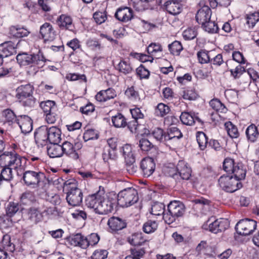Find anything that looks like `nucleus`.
<instances>
[{
	"mask_svg": "<svg viewBox=\"0 0 259 259\" xmlns=\"http://www.w3.org/2000/svg\"><path fill=\"white\" fill-rule=\"evenodd\" d=\"M185 212L184 204L180 201L174 200L167 205V212L164 214L163 219L166 223L170 224L178 218L182 217Z\"/></svg>",
	"mask_w": 259,
	"mask_h": 259,
	"instance_id": "nucleus-5",
	"label": "nucleus"
},
{
	"mask_svg": "<svg viewBox=\"0 0 259 259\" xmlns=\"http://www.w3.org/2000/svg\"><path fill=\"white\" fill-rule=\"evenodd\" d=\"M210 106L217 112L225 113L227 111L225 106L218 99L211 100L209 102Z\"/></svg>",
	"mask_w": 259,
	"mask_h": 259,
	"instance_id": "nucleus-45",
	"label": "nucleus"
},
{
	"mask_svg": "<svg viewBox=\"0 0 259 259\" xmlns=\"http://www.w3.org/2000/svg\"><path fill=\"white\" fill-rule=\"evenodd\" d=\"M107 224L113 231L121 230L126 227L127 223L124 219L119 217H112L109 219Z\"/></svg>",
	"mask_w": 259,
	"mask_h": 259,
	"instance_id": "nucleus-17",
	"label": "nucleus"
},
{
	"mask_svg": "<svg viewBox=\"0 0 259 259\" xmlns=\"http://www.w3.org/2000/svg\"><path fill=\"white\" fill-rule=\"evenodd\" d=\"M178 176L180 180H188L192 174V169L187 163L183 160H180L177 163Z\"/></svg>",
	"mask_w": 259,
	"mask_h": 259,
	"instance_id": "nucleus-13",
	"label": "nucleus"
},
{
	"mask_svg": "<svg viewBox=\"0 0 259 259\" xmlns=\"http://www.w3.org/2000/svg\"><path fill=\"white\" fill-rule=\"evenodd\" d=\"M34 88L30 84L21 85L16 89V97L18 100L33 95Z\"/></svg>",
	"mask_w": 259,
	"mask_h": 259,
	"instance_id": "nucleus-21",
	"label": "nucleus"
},
{
	"mask_svg": "<svg viewBox=\"0 0 259 259\" xmlns=\"http://www.w3.org/2000/svg\"><path fill=\"white\" fill-rule=\"evenodd\" d=\"M16 53L15 44L11 41H5L0 44V54L4 57H7Z\"/></svg>",
	"mask_w": 259,
	"mask_h": 259,
	"instance_id": "nucleus-20",
	"label": "nucleus"
},
{
	"mask_svg": "<svg viewBox=\"0 0 259 259\" xmlns=\"http://www.w3.org/2000/svg\"><path fill=\"white\" fill-rule=\"evenodd\" d=\"M183 36L186 40L193 39L196 37L197 31L194 28H189L183 32Z\"/></svg>",
	"mask_w": 259,
	"mask_h": 259,
	"instance_id": "nucleus-58",
	"label": "nucleus"
},
{
	"mask_svg": "<svg viewBox=\"0 0 259 259\" xmlns=\"http://www.w3.org/2000/svg\"><path fill=\"white\" fill-rule=\"evenodd\" d=\"M152 135L157 141L160 142L166 141V133H164L163 130L160 128L154 130L152 132Z\"/></svg>",
	"mask_w": 259,
	"mask_h": 259,
	"instance_id": "nucleus-54",
	"label": "nucleus"
},
{
	"mask_svg": "<svg viewBox=\"0 0 259 259\" xmlns=\"http://www.w3.org/2000/svg\"><path fill=\"white\" fill-rule=\"evenodd\" d=\"M197 142L199 147L201 150H204L208 146V138L202 132H198L196 134Z\"/></svg>",
	"mask_w": 259,
	"mask_h": 259,
	"instance_id": "nucleus-39",
	"label": "nucleus"
},
{
	"mask_svg": "<svg viewBox=\"0 0 259 259\" xmlns=\"http://www.w3.org/2000/svg\"><path fill=\"white\" fill-rule=\"evenodd\" d=\"M39 33L45 41H51L55 38L56 32L50 23L46 22L40 27Z\"/></svg>",
	"mask_w": 259,
	"mask_h": 259,
	"instance_id": "nucleus-12",
	"label": "nucleus"
},
{
	"mask_svg": "<svg viewBox=\"0 0 259 259\" xmlns=\"http://www.w3.org/2000/svg\"><path fill=\"white\" fill-rule=\"evenodd\" d=\"M11 217L6 214L0 216V227L4 228H7L13 225V221Z\"/></svg>",
	"mask_w": 259,
	"mask_h": 259,
	"instance_id": "nucleus-57",
	"label": "nucleus"
},
{
	"mask_svg": "<svg viewBox=\"0 0 259 259\" xmlns=\"http://www.w3.org/2000/svg\"><path fill=\"white\" fill-rule=\"evenodd\" d=\"M139 147L144 151H149L154 147V145L148 139L142 138L139 141Z\"/></svg>",
	"mask_w": 259,
	"mask_h": 259,
	"instance_id": "nucleus-55",
	"label": "nucleus"
},
{
	"mask_svg": "<svg viewBox=\"0 0 259 259\" xmlns=\"http://www.w3.org/2000/svg\"><path fill=\"white\" fill-rule=\"evenodd\" d=\"M229 227V222L228 220L223 218L216 219L212 217L203 225L204 229L208 230L210 232L217 234L225 231Z\"/></svg>",
	"mask_w": 259,
	"mask_h": 259,
	"instance_id": "nucleus-7",
	"label": "nucleus"
},
{
	"mask_svg": "<svg viewBox=\"0 0 259 259\" xmlns=\"http://www.w3.org/2000/svg\"><path fill=\"white\" fill-rule=\"evenodd\" d=\"M246 172V169L242 163H236L235 166H234V168L232 169V174H233L234 176L233 178L239 182L245 179Z\"/></svg>",
	"mask_w": 259,
	"mask_h": 259,
	"instance_id": "nucleus-26",
	"label": "nucleus"
},
{
	"mask_svg": "<svg viewBox=\"0 0 259 259\" xmlns=\"http://www.w3.org/2000/svg\"><path fill=\"white\" fill-rule=\"evenodd\" d=\"M11 34L14 37L20 38L28 35L30 32L24 27H19L18 26H13L10 28Z\"/></svg>",
	"mask_w": 259,
	"mask_h": 259,
	"instance_id": "nucleus-34",
	"label": "nucleus"
},
{
	"mask_svg": "<svg viewBox=\"0 0 259 259\" xmlns=\"http://www.w3.org/2000/svg\"><path fill=\"white\" fill-rule=\"evenodd\" d=\"M116 197L117 204L122 207L130 206L139 200L138 192L133 187H128L120 191Z\"/></svg>",
	"mask_w": 259,
	"mask_h": 259,
	"instance_id": "nucleus-4",
	"label": "nucleus"
},
{
	"mask_svg": "<svg viewBox=\"0 0 259 259\" xmlns=\"http://www.w3.org/2000/svg\"><path fill=\"white\" fill-rule=\"evenodd\" d=\"M3 169L0 174V177L2 180L9 181L13 178L12 167H2Z\"/></svg>",
	"mask_w": 259,
	"mask_h": 259,
	"instance_id": "nucleus-50",
	"label": "nucleus"
},
{
	"mask_svg": "<svg viewBox=\"0 0 259 259\" xmlns=\"http://www.w3.org/2000/svg\"><path fill=\"white\" fill-rule=\"evenodd\" d=\"M95 22L99 24L104 22L107 19V15L105 12H96L93 15Z\"/></svg>",
	"mask_w": 259,
	"mask_h": 259,
	"instance_id": "nucleus-60",
	"label": "nucleus"
},
{
	"mask_svg": "<svg viewBox=\"0 0 259 259\" xmlns=\"http://www.w3.org/2000/svg\"><path fill=\"white\" fill-rule=\"evenodd\" d=\"M113 125L116 128L124 127L126 126L127 121L125 117L120 113H117L111 118Z\"/></svg>",
	"mask_w": 259,
	"mask_h": 259,
	"instance_id": "nucleus-29",
	"label": "nucleus"
},
{
	"mask_svg": "<svg viewBox=\"0 0 259 259\" xmlns=\"http://www.w3.org/2000/svg\"><path fill=\"white\" fill-rule=\"evenodd\" d=\"M208 52L205 50H201L197 52V56L199 62L201 64L207 63L210 62Z\"/></svg>",
	"mask_w": 259,
	"mask_h": 259,
	"instance_id": "nucleus-53",
	"label": "nucleus"
},
{
	"mask_svg": "<svg viewBox=\"0 0 259 259\" xmlns=\"http://www.w3.org/2000/svg\"><path fill=\"white\" fill-rule=\"evenodd\" d=\"M3 115L6 118V121L8 122L9 124H12L16 122L18 124H20V119H17L14 112L10 109H7L3 111Z\"/></svg>",
	"mask_w": 259,
	"mask_h": 259,
	"instance_id": "nucleus-40",
	"label": "nucleus"
},
{
	"mask_svg": "<svg viewBox=\"0 0 259 259\" xmlns=\"http://www.w3.org/2000/svg\"><path fill=\"white\" fill-rule=\"evenodd\" d=\"M67 242L70 245L74 246H79L83 249L88 247V243L86 237L83 236L81 234L77 233L73 234L66 238Z\"/></svg>",
	"mask_w": 259,
	"mask_h": 259,
	"instance_id": "nucleus-14",
	"label": "nucleus"
},
{
	"mask_svg": "<svg viewBox=\"0 0 259 259\" xmlns=\"http://www.w3.org/2000/svg\"><path fill=\"white\" fill-rule=\"evenodd\" d=\"M136 72L141 79L148 78L150 75V72L143 65H141L137 68Z\"/></svg>",
	"mask_w": 259,
	"mask_h": 259,
	"instance_id": "nucleus-62",
	"label": "nucleus"
},
{
	"mask_svg": "<svg viewBox=\"0 0 259 259\" xmlns=\"http://www.w3.org/2000/svg\"><path fill=\"white\" fill-rule=\"evenodd\" d=\"M211 10L207 6H204L200 9L196 14V21L201 25L205 24L210 20Z\"/></svg>",
	"mask_w": 259,
	"mask_h": 259,
	"instance_id": "nucleus-15",
	"label": "nucleus"
},
{
	"mask_svg": "<svg viewBox=\"0 0 259 259\" xmlns=\"http://www.w3.org/2000/svg\"><path fill=\"white\" fill-rule=\"evenodd\" d=\"M236 164L232 159L226 158L223 162V169L227 172H232V169L234 168V166H235Z\"/></svg>",
	"mask_w": 259,
	"mask_h": 259,
	"instance_id": "nucleus-61",
	"label": "nucleus"
},
{
	"mask_svg": "<svg viewBox=\"0 0 259 259\" xmlns=\"http://www.w3.org/2000/svg\"><path fill=\"white\" fill-rule=\"evenodd\" d=\"M22 210L20 204L17 202H10L6 206V214L11 217Z\"/></svg>",
	"mask_w": 259,
	"mask_h": 259,
	"instance_id": "nucleus-33",
	"label": "nucleus"
},
{
	"mask_svg": "<svg viewBox=\"0 0 259 259\" xmlns=\"http://www.w3.org/2000/svg\"><path fill=\"white\" fill-rule=\"evenodd\" d=\"M48 142L50 144H59L61 140V131L56 126L48 128Z\"/></svg>",
	"mask_w": 259,
	"mask_h": 259,
	"instance_id": "nucleus-23",
	"label": "nucleus"
},
{
	"mask_svg": "<svg viewBox=\"0 0 259 259\" xmlns=\"http://www.w3.org/2000/svg\"><path fill=\"white\" fill-rule=\"evenodd\" d=\"M164 207L165 206L163 203L155 202L152 205L151 213L155 215H160L161 214L163 215L165 213Z\"/></svg>",
	"mask_w": 259,
	"mask_h": 259,
	"instance_id": "nucleus-44",
	"label": "nucleus"
},
{
	"mask_svg": "<svg viewBox=\"0 0 259 259\" xmlns=\"http://www.w3.org/2000/svg\"><path fill=\"white\" fill-rule=\"evenodd\" d=\"M163 9L171 15H177L181 12L182 7L177 1L171 0L165 2Z\"/></svg>",
	"mask_w": 259,
	"mask_h": 259,
	"instance_id": "nucleus-16",
	"label": "nucleus"
},
{
	"mask_svg": "<svg viewBox=\"0 0 259 259\" xmlns=\"http://www.w3.org/2000/svg\"><path fill=\"white\" fill-rule=\"evenodd\" d=\"M52 145L48 148V154L52 158L60 157L63 155L62 147L59 144H51Z\"/></svg>",
	"mask_w": 259,
	"mask_h": 259,
	"instance_id": "nucleus-35",
	"label": "nucleus"
},
{
	"mask_svg": "<svg viewBox=\"0 0 259 259\" xmlns=\"http://www.w3.org/2000/svg\"><path fill=\"white\" fill-rule=\"evenodd\" d=\"M225 126L230 137L232 138H236L239 136V134L237 127L231 121L226 122Z\"/></svg>",
	"mask_w": 259,
	"mask_h": 259,
	"instance_id": "nucleus-47",
	"label": "nucleus"
},
{
	"mask_svg": "<svg viewBox=\"0 0 259 259\" xmlns=\"http://www.w3.org/2000/svg\"><path fill=\"white\" fill-rule=\"evenodd\" d=\"M26 159L15 151L5 152L0 155V166L12 167L14 169L21 167L25 164Z\"/></svg>",
	"mask_w": 259,
	"mask_h": 259,
	"instance_id": "nucleus-3",
	"label": "nucleus"
},
{
	"mask_svg": "<svg viewBox=\"0 0 259 259\" xmlns=\"http://www.w3.org/2000/svg\"><path fill=\"white\" fill-rule=\"evenodd\" d=\"M108 252L106 250H96L93 253L92 258L93 259H105L107 257Z\"/></svg>",
	"mask_w": 259,
	"mask_h": 259,
	"instance_id": "nucleus-64",
	"label": "nucleus"
},
{
	"mask_svg": "<svg viewBox=\"0 0 259 259\" xmlns=\"http://www.w3.org/2000/svg\"><path fill=\"white\" fill-rule=\"evenodd\" d=\"M57 24L60 28L72 30L74 26L72 18L65 15H61L57 19Z\"/></svg>",
	"mask_w": 259,
	"mask_h": 259,
	"instance_id": "nucleus-24",
	"label": "nucleus"
},
{
	"mask_svg": "<svg viewBox=\"0 0 259 259\" xmlns=\"http://www.w3.org/2000/svg\"><path fill=\"white\" fill-rule=\"evenodd\" d=\"M64 190H66V199L68 204L72 206L80 205L82 201L83 194L81 190L77 186L74 179H70L64 183Z\"/></svg>",
	"mask_w": 259,
	"mask_h": 259,
	"instance_id": "nucleus-2",
	"label": "nucleus"
},
{
	"mask_svg": "<svg viewBox=\"0 0 259 259\" xmlns=\"http://www.w3.org/2000/svg\"><path fill=\"white\" fill-rule=\"evenodd\" d=\"M44 174L32 170H27L23 173V179L27 186H33V187L38 185Z\"/></svg>",
	"mask_w": 259,
	"mask_h": 259,
	"instance_id": "nucleus-10",
	"label": "nucleus"
},
{
	"mask_svg": "<svg viewBox=\"0 0 259 259\" xmlns=\"http://www.w3.org/2000/svg\"><path fill=\"white\" fill-rule=\"evenodd\" d=\"M28 220L36 224L39 222L42 218L41 213L35 208H30L28 212Z\"/></svg>",
	"mask_w": 259,
	"mask_h": 259,
	"instance_id": "nucleus-38",
	"label": "nucleus"
},
{
	"mask_svg": "<svg viewBox=\"0 0 259 259\" xmlns=\"http://www.w3.org/2000/svg\"><path fill=\"white\" fill-rule=\"evenodd\" d=\"M116 96L114 90L108 89L106 90H102L96 95L95 98L99 102H105L111 99H113Z\"/></svg>",
	"mask_w": 259,
	"mask_h": 259,
	"instance_id": "nucleus-25",
	"label": "nucleus"
},
{
	"mask_svg": "<svg viewBox=\"0 0 259 259\" xmlns=\"http://www.w3.org/2000/svg\"><path fill=\"white\" fill-rule=\"evenodd\" d=\"M102 157L105 162H108L109 159H114L116 157V152L109 147H104Z\"/></svg>",
	"mask_w": 259,
	"mask_h": 259,
	"instance_id": "nucleus-52",
	"label": "nucleus"
},
{
	"mask_svg": "<svg viewBox=\"0 0 259 259\" xmlns=\"http://www.w3.org/2000/svg\"><path fill=\"white\" fill-rule=\"evenodd\" d=\"M19 126L23 133L26 134L32 130V120L30 117L26 115L19 116Z\"/></svg>",
	"mask_w": 259,
	"mask_h": 259,
	"instance_id": "nucleus-22",
	"label": "nucleus"
},
{
	"mask_svg": "<svg viewBox=\"0 0 259 259\" xmlns=\"http://www.w3.org/2000/svg\"><path fill=\"white\" fill-rule=\"evenodd\" d=\"M183 137L180 130L177 127H170L167 129L166 133V141L178 140Z\"/></svg>",
	"mask_w": 259,
	"mask_h": 259,
	"instance_id": "nucleus-28",
	"label": "nucleus"
},
{
	"mask_svg": "<svg viewBox=\"0 0 259 259\" xmlns=\"http://www.w3.org/2000/svg\"><path fill=\"white\" fill-rule=\"evenodd\" d=\"M245 134L248 140L251 142H255L259 137L257 128L254 124H251L248 126L246 130Z\"/></svg>",
	"mask_w": 259,
	"mask_h": 259,
	"instance_id": "nucleus-31",
	"label": "nucleus"
},
{
	"mask_svg": "<svg viewBox=\"0 0 259 259\" xmlns=\"http://www.w3.org/2000/svg\"><path fill=\"white\" fill-rule=\"evenodd\" d=\"M39 107L45 114L50 113L52 111H57V106L55 101L47 100L39 103Z\"/></svg>",
	"mask_w": 259,
	"mask_h": 259,
	"instance_id": "nucleus-32",
	"label": "nucleus"
},
{
	"mask_svg": "<svg viewBox=\"0 0 259 259\" xmlns=\"http://www.w3.org/2000/svg\"><path fill=\"white\" fill-rule=\"evenodd\" d=\"M257 223L251 219H244L239 221L236 225L235 229L238 234L247 236L252 234L256 229Z\"/></svg>",
	"mask_w": 259,
	"mask_h": 259,
	"instance_id": "nucleus-9",
	"label": "nucleus"
},
{
	"mask_svg": "<svg viewBox=\"0 0 259 259\" xmlns=\"http://www.w3.org/2000/svg\"><path fill=\"white\" fill-rule=\"evenodd\" d=\"M164 174L166 176L173 178L176 181H179V176H178L177 165L175 166L171 164L166 166L164 168Z\"/></svg>",
	"mask_w": 259,
	"mask_h": 259,
	"instance_id": "nucleus-48",
	"label": "nucleus"
},
{
	"mask_svg": "<svg viewBox=\"0 0 259 259\" xmlns=\"http://www.w3.org/2000/svg\"><path fill=\"white\" fill-rule=\"evenodd\" d=\"M16 59L21 65H37V68L42 67L46 61V59L40 51H39L36 54H19L17 56Z\"/></svg>",
	"mask_w": 259,
	"mask_h": 259,
	"instance_id": "nucleus-6",
	"label": "nucleus"
},
{
	"mask_svg": "<svg viewBox=\"0 0 259 259\" xmlns=\"http://www.w3.org/2000/svg\"><path fill=\"white\" fill-rule=\"evenodd\" d=\"M48 127L41 126L38 127L34 133L35 142L41 145H46L48 142Z\"/></svg>",
	"mask_w": 259,
	"mask_h": 259,
	"instance_id": "nucleus-19",
	"label": "nucleus"
},
{
	"mask_svg": "<svg viewBox=\"0 0 259 259\" xmlns=\"http://www.w3.org/2000/svg\"><path fill=\"white\" fill-rule=\"evenodd\" d=\"M168 50L171 54L179 56L183 50V46L179 41L175 40L168 46Z\"/></svg>",
	"mask_w": 259,
	"mask_h": 259,
	"instance_id": "nucleus-43",
	"label": "nucleus"
},
{
	"mask_svg": "<svg viewBox=\"0 0 259 259\" xmlns=\"http://www.w3.org/2000/svg\"><path fill=\"white\" fill-rule=\"evenodd\" d=\"M157 227L158 224L156 221L148 220L144 224L143 230L145 233L150 234L154 232L157 229Z\"/></svg>",
	"mask_w": 259,
	"mask_h": 259,
	"instance_id": "nucleus-46",
	"label": "nucleus"
},
{
	"mask_svg": "<svg viewBox=\"0 0 259 259\" xmlns=\"http://www.w3.org/2000/svg\"><path fill=\"white\" fill-rule=\"evenodd\" d=\"M170 111V108L163 103H159L155 109V114L157 116L163 117Z\"/></svg>",
	"mask_w": 259,
	"mask_h": 259,
	"instance_id": "nucleus-49",
	"label": "nucleus"
},
{
	"mask_svg": "<svg viewBox=\"0 0 259 259\" xmlns=\"http://www.w3.org/2000/svg\"><path fill=\"white\" fill-rule=\"evenodd\" d=\"M66 78L71 81L79 80L80 82H87V77L83 74L70 73L66 76Z\"/></svg>",
	"mask_w": 259,
	"mask_h": 259,
	"instance_id": "nucleus-59",
	"label": "nucleus"
},
{
	"mask_svg": "<svg viewBox=\"0 0 259 259\" xmlns=\"http://www.w3.org/2000/svg\"><path fill=\"white\" fill-rule=\"evenodd\" d=\"M147 50L149 54H153L158 52H162V48L158 43H151L148 47Z\"/></svg>",
	"mask_w": 259,
	"mask_h": 259,
	"instance_id": "nucleus-63",
	"label": "nucleus"
},
{
	"mask_svg": "<svg viewBox=\"0 0 259 259\" xmlns=\"http://www.w3.org/2000/svg\"><path fill=\"white\" fill-rule=\"evenodd\" d=\"M140 169L144 177L150 176L155 169V163L154 159L151 157H146L143 159L140 163Z\"/></svg>",
	"mask_w": 259,
	"mask_h": 259,
	"instance_id": "nucleus-11",
	"label": "nucleus"
},
{
	"mask_svg": "<svg viewBox=\"0 0 259 259\" xmlns=\"http://www.w3.org/2000/svg\"><path fill=\"white\" fill-rule=\"evenodd\" d=\"M116 69L121 73L126 75L132 72L133 69L128 61L122 60L118 63Z\"/></svg>",
	"mask_w": 259,
	"mask_h": 259,
	"instance_id": "nucleus-37",
	"label": "nucleus"
},
{
	"mask_svg": "<svg viewBox=\"0 0 259 259\" xmlns=\"http://www.w3.org/2000/svg\"><path fill=\"white\" fill-rule=\"evenodd\" d=\"M122 154L124 157L125 161L131 163L135 159L134 154L132 151V146L128 144H125L122 147Z\"/></svg>",
	"mask_w": 259,
	"mask_h": 259,
	"instance_id": "nucleus-36",
	"label": "nucleus"
},
{
	"mask_svg": "<svg viewBox=\"0 0 259 259\" xmlns=\"http://www.w3.org/2000/svg\"><path fill=\"white\" fill-rule=\"evenodd\" d=\"M246 19L247 23L252 28L259 21V13L254 12L249 14L247 16Z\"/></svg>",
	"mask_w": 259,
	"mask_h": 259,
	"instance_id": "nucleus-56",
	"label": "nucleus"
},
{
	"mask_svg": "<svg viewBox=\"0 0 259 259\" xmlns=\"http://www.w3.org/2000/svg\"><path fill=\"white\" fill-rule=\"evenodd\" d=\"M220 187L225 191L233 193L242 186L240 182L233 178V176H222L218 180Z\"/></svg>",
	"mask_w": 259,
	"mask_h": 259,
	"instance_id": "nucleus-8",
	"label": "nucleus"
},
{
	"mask_svg": "<svg viewBox=\"0 0 259 259\" xmlns=\"http://www.w3.org/2000/svg\"><path fill=\"white\" fill-rule=\"evenodd\" d=\"M133 12L132 9L128 7L119 8L117 10L115 17L120 21L127 22L133 18Z\"/></svg>",
	"mask_w": 259,
	"mask_h": 259,
	"instance_id": "nucleus-18",
	"label": "nucleus"
},
{
	"mask_svg": "<svg viewBox=\"0 0 259 259\" xmlns=\"http://www.w3.org/2000/svg\"><path fill=\"white\" fill-rule=\"evenodd\" d=\"M203 28L209 33H217L219 30V27L217 23L210 20L208 21L205 24L202 25Z\"/></svg>",
	"mask_w": 259,
	"mask_h": 259,
	"instance_id": "nucleus-51",
	"label": "nucleus"
},
{
	"mask_svg": "<svg viewBox=\"0 0 259 259\" xmlns=\"http://www.w3.org/2000/svg\"><path fill=\"white\" fill-rule=\"evenodd\" d=\"M128 242L132 245L140 246L146 242L142 233H135L127 237Z\"/></svg>",
	"mask_w": 259,
	"mask_h": 259,
	"instance_id": "nucleus-30",
	"label": "nucleus"
},
{
	"mask_svg": "<svg viewBox=\"0 0 259 259\" xmlns=\"http://www.w3.org/2000/svg\"><path fill=\"white\" fill-rule=\"evenodd\" d=\"M18 101L23 107L28 108L34 107L36 103V99L33 95L22 98Z\"/></svg>",
	"mask_w": 259,
	"mask_h": 259,
	"instance_id": "nucleus-41",
	"label": "nucleus"
},
{
	"mask_svg": "<svg viewBox=\"0 0 259 259\" xmlns=\"http://www.w3.org/2000/svg\"><path fill=\"white\" fill-rule=\"evenodd\" d=\"M182 122L187 125H192L194 123V113L183 112L180 117Z\"/></svg>",
	"mask_w": 259,
	"mask_h": 259,
	"instance_id": "nucleus-42",
	"label": "nucleus"
},
{
	"mask_svg": "<svg viewBox=\"0 0 259 259\" xmlns=\"http://www.w3.org/2000/svg\"><path fill=\"white\" fill-rule=\"evenodd\" d=\"M61 146L63 154H65L74 159H77L78 158V154L77 152H74L72 144L68 141H65Z\"/></svg>",
	"mask_w": 259,
	"mask_h": 259,
	"instance_id": "nucleus-27",
	"label": "nucleus"
},
{
	"mask_svg": "<svg viewBox=\"0 0 259 259\" xmlns=\"http://www.w3.org/2000/svg\"><path fill=\"white\" fill-rule=\"evenodd\" d=\"M86 205L94 209L95 212L106 214L112 212L117 203V197L114 194H105L101 192L90 195L85 199Z\"/></svg>",
	"mask_w": 259,
	"mask_h": 259,
	"instance_id": "nucleus-1",
	"label": "nucleus"
}]
</instances>
